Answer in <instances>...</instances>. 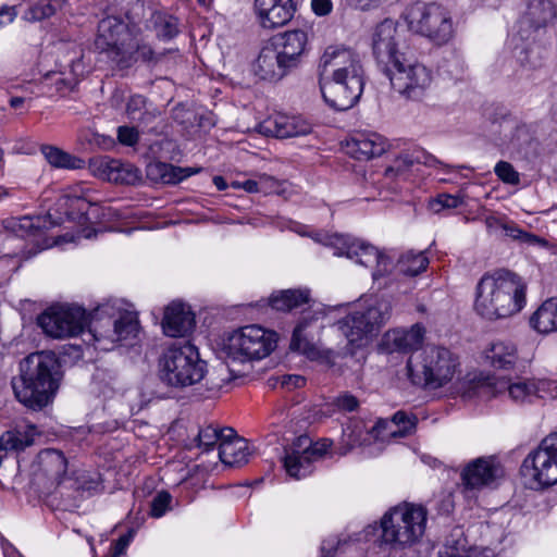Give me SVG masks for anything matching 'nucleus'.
<instances>
[{"label":"nucleus","mask_w":557,"mask_h":557,"mask_svg":"<svg viewBox=\"0 0 557 557\" xmlns=\"http://www.w3.org/2000/svg\"><path fill=\"white\" fill-rule=\"evenodd\" d=\"M278 381L281 386L286 389L302 387L306 383V379L304 376L296 374L282 375Z\"/></svg>","instance_id":"e2e57ef3"},{"label":"nucleus","mask_w":557,"mask_h":557,"mask_svg":"<svg viewBox=\"0 0 557 557\" xmlns=\"http://www.w3.org/2000/svg\"><path fill=\"white\" fill-rule=\"evenodd\" d=\"M138 320L133 311L123 309L117 301L98 306L91 315L87 343L94 342L99 350L109 351L115 344L136 337Z\"/></svg>","instance_id":"39448f33"},{"label":"nucleus","mask_w":557,"mask_h":557,"mask_svg":"<svg viewBox=\"0 0 557 557\" xmlns=\"http://www.w3.org/2000/svg\"><path fill=\"white\" fill-rule=\"evenodd\" d=\"M414 164H423L429 168L440 166L443 172L450 173L458 169H465L466 166H455L443 163L433 154L425 151L423 148L414 147L401 152L393 162V164L386 168L384 175L387 178L404 177L406 178L411 168Z\"/></svg>","instance_id":"6ab92c4d"},{"label":"nucleus","mask_w":557,"mask_h":557,"mask_svg":"<svg viewBox=\"0 0 557 557\" xmlns=\"http://www.w3.org/2000/svg\"><path fill=\"white\" fill-rule=\"evenodd\" d=\"M126 114L133 121L147 123L154 114L146 109V98L140 95L132 96L126 104Z\"/></svg>","instance_id":"8fccbe9b"},{"label":"nucleus","mask_w":557,"mask_h":557,"mask_svg":"<svg viewBox=\"0 0 557 557\" xmlns=\"http://www.w3.org/2000/svg\"><path fill=\"white\" fill-rule=\"evenodd\" d=\"M494 172L505 184L518 185L520 183V174L515 170L512 164L507 161L497 162Z\"/></svg>","instance_id":"603ef678"},{"label":"nucleus","mask_w":557,"mask_h":557,"mask_svg":"<svg viewBox=\"0 0 557 557\" xmlns=\"http://www.w3.org/2000/svg\"><path fill=\"white\" fill-rule=\"evenodd\" d=\"M201 171L196 166H175L173 164L157 162L148 166V174L156 180H160L164 184H178L183 180L195 175Z\"/></svg>","instance_id":"f704fd0d"},{"label":"nucleus","mask_w":557,"mask_h":557,"mask_svg":"<svg viewBox=\"0 0 557 557\" xmlns=\"http://www.w3.org/2000/svg\"><path fill=\"white\" fill-rule=\"evenodd\" d=\"M41 152L47 162L57 169L78 170L85 166V161L54 146H42Z\"/></svg>","instance_id":"79ce46f5"},{"label":"nucleus","mask_w":557,"mask_h":557,"mask_svg":"<svg viewBox=\"0 0 557 557\" xmlns=\"http://www.w3.org/2000/svg\"><path fill=\"white\" fill-rule=\"evenodd\" d=\"M543 381L524 380L516 383L507 381L500 382L504 393L507 392L509 397L516 403H531L534 398L540 397L541 391L544 389Z\"/></svg>","instance_id":"c9c22d12"},{"label":"nucleus","mask_w":557,"mask_h":557,"mask_svg":"<svg viewBox=\"0 0 557 557\" xmlns=\"http://www.w3.org/2000/svg\"><path fill=\"white\" fill-rule=\"evenodd\" d=\"M527 290V282L513 272L486 273L476 284L474 310L490 321L511 318L525 307Z\"/></svg>","instance_id":"7ed1b4c3"},{"label":"nucleus","mask_w":557,"mask_h":557,"mask_svg":"<svg viewBox=\"0 0 557 557\" xmlns=\"http://www.w3.org/2000/svg\"><path fill=\"white\" fill-rule=\"evenodd\" d=\"M250 451L248 443L239 437H228L219 445L220 460L231 467H240L248 462Z\"/></svg>","instance_id":"2f4dec72"},{"label":"nucleus","mask_w":557,"mask_h":557,"mask_svg":"<svg viewBox=\"0 0 557 557\" xmlns=\"http://www.w3.org/2000/svg\"><path fill=\"white\" fill-rule=\"evenodd\" d=\"M64 0H38L32 4L23 14L27 22H40L54 15L63 4Z\"/></svg>","instance_id":"37998d69"},{"label":"nucleus","mask_w":557,"mask_h":557,"mask_svg":"<svg viewBox=\"0 0 557 557\" xmlns=\"http://www.w3.org/2000/svg\"><path fill=\"white\" fill-rule=\"evenodd\" d=\"M319 85L324 101L334 110L345 111L360 99L364 71L358 53L343 46H330L319 63Z\"/></svg>","instance_id":"f257e3e1"},{"label":"nucleus","mask_w":557,"mask_h":557,"mask_svg":"<svg viewBox=\"0 0 557 557\" xmlns=\"http://www.w3.org/2000/svg\"><path fill=\"white\" fill-rule=\"evenodd\" d=\"M159 368L161 381L174 387L197 384L206 374L205 361L189 343L170 347L160 358Z\"/></svg>","instance_id":"1a4fd4ad"},{"label":"nucleus","mask_w":557,"mask_h":557,"mask_svg":"<svg viewBox=\"0 0 557 557\" xmlns=\"http://www.w3.org/2000/svg\"><path fill=\"white\" fill-rule=\"evenodd\" d=\"M152 23L157 34V37L163 40H170L178 34V22L177 18L165 14L154 13L152 15Z\"/></svg>","instance_id":"09e8293b"},{"label":"nucleus","mask_w":557,"mask_h":557,"mask_svg":"<svg viewBox=\"0 0 557 557\" xmlns=\"http://www.w3.org/2000/svg\"><path fill=\"white\" fill-rule=\"evenodd\" d=\"M235 431L232 428L216 429L212 425L199 430L197 436V446L203 450H210L216 443L234 436Z\"/></svg>","instance_id":"a18cd8bd"},{"label":"nucleus","mask_w":557,"mask_h":557,"mask_svg":"<svg viewBox=\"0 0 557 557\" xmlns=\"http://www.w3.org/2000/svg\"><path fill=\"white\" fill-rule=\"evenodd\" d=\"M335 406L339 409V410H343V411H355L358 407H359V401L358 399L351 395V394H348V393H345L343 395H339L336 399H335Z\"/></svg>","instance_id":"052dcab7"},{"label":"nucleus","mask_w":557,"mask_h":557,"mask_svg":"<svg viewBox=\"0 0 557 557\" xmlns=\"http://www.w3.org/2000/svg\"><path fill=\"white\" fill-rule=\"evenodd\" d=\"M440 557H496L495 553L490 548H466L459 544L457 546H445L440 553Z\"/></svg>","instance_id":"3c124183"},{"label":"nucleus","mask_w":557,"mask_h":557,"mask_svg":"<svg viewBox=\"0 0 557 557\" xmlns=\"http://www.w3.org/2000/svg\"><path fill=\"white\" fill-rule=\"evenodd\" d=\"M255 8L264 28H276L288 23L296 11L294 0H255Z\"/></svg>","instance_id":"4be33fe9"},{"label":"nucleus","mask_w":557,"mask_h":557,"mask_svg":"<svg viewBox=\"0 0 557 557\" xmlns=\"http://www.w3.org/2000/svg\"><path fill=\"white\" fill-rule=\"evenodd\" d=\"M60 223H62L61 218L52 220L51 213H48L45 216H22L13 222L12 227L15 232H21V236H40L42 230H48Z\"/></svg>","instance_id":"a19ab883"},{"label":"nucleus","mask_w":557,"mask_h":557,"mask_svg":"<svg viewBox=\"0 0 557 557\" xmlns=\"http://www.w3.org/2000/svg\"><path fill=\"white\" fill-rule=\"evenodd\" d=\"M408 27L433 41L445 45L456 33L450 12L436 3L416 2L404 13Z\"/></svg>","instance_id":"f8f14e48"},{"label":"nucleus","mask_w":557,"mask_h":557,"mask_svg":"<svg viewBox=\"0 0 557 557\" xmlns=\"http://www.w3.org/2000/svg\"><path fill=\"white\" fill-rule=\"evenodd\" d=\"M92 312L87 313L78 306H52L37 319L45 334L53 338L87 336Z\"/></svg>","instance_id":"ddd939ff"},{"label":"nucleus","mask_w":557,"mask_h":557,"mask_svg":"<svg viewBox=\"0 0 557 557\" xmlns=\"http://www.w3.org/2000/svg\"><path fill=\"white\" fill-rule=\"evenodd\" d=\"M74 77H65L62 73H49L41 82L44 88H49V96H64L76 85Z\"/></svg>","instance_id":"49530a36"},{"label":"nucleus","mask_w":557,"mask_h":557,"mask_svg":"<svg viewBox=\"0 0 557 557\" xmlns=\"http://www.w3.org/2000/svg\"><path fill=\"white\" fill-rule=\"evenodd\" d=\"M521 473L535 488L557 484V433L547 435L527 455Z\"/></svg>","instance_id":"4468645a"},{"label":"nucleus","mask_w":557,"mask_h":557,"mask_svg":"<svg viewBox=\"0 0 557 557\" xmlns=\"http://www.w3.org/2000/svg\"><path fill=\"white\" fill-rule=\"evenodd\" d=\"M313 12L320 16L326 15L332 11L331 0H311Z\"/></svg>","instance_id":"69168bd1"},{"label":"nucleus","mask_w":557,"mask_h":557,"mask_svg":"<svg viewBox=\"0 0 557 557\" xmlns=\"http://www.w3.org/2000/svg\"><path fill=\"white\" fill-rule=\"evenodd\" d=\"M389 144L385 137L373 132L356 133L347 141V152L358 160H370L387 151Z\"/></svg>","instance_id":"b1692460"},{"label":"nucleus","mask_w":557,"mask_h":557,"mask_svg":"<svg viewBox=\"0 0 557 557\" xmlns=\"http://www.w3.org/2000/svg\"><path fill=\"white\" fill-rule=\"evenodd\" d=\"M256 76L262 81L277 82L288 72L287 66L281 62V58L271 44L264 46L252 64Z\"/></svg>","instance_id":"bb28decb"},{"label":"nucleus","mask_w":557,"mask_h":557,"mask_svg":"<svg viewBox=\"0 0 557 557\" xmlns=\"http://www.w3.org/2000/svg\"><path fill=\"white\" fill-rule=\"evenodd\" d=\"M261 129L265 135L288 138L309 134L311 126L305 120L297 116L275 114L268 117L261 124Z\"/></svg>","instance_id":"a878e982"},{"label":"nucleus","mask_w":557,"mask_h":557,"mask_svg":"<svg viewBox=\"0 0 557 557\" xmlns=\"http://www.w3.org/2000/svg\"><path fill=\"white\" fill-rule=\"evenodd\" d=\"M234 186L243 188L247 193H259L258 177L256 180H247L242 183H234Z\"/></svg>","instance_id":"774afa93"},{"label":"nucleus","mask_w":557,"mask_h":557,"mask_svg":"<svg viewBox=\"0 0 557 557\" xmlns=\"http://www.w3.org/2000/svg\"><path fill=\"white\" fill-rule=\"evenodd\" d=\"M90 168L95 176L116 184L134 185L141 178L133 164L107 156L92 159Z\"/></svg>","instance_id":"aec40b11"},{"label":"nucleus","mask_w":557,"mask_h":557,"mask_svg":"<svg viewBox=\"0 0 557 557\" xmlns=\"http://www.w3.org/2000/svg\"><path fill=\"white\" fill-rule=\"evenodd\" d=\"M37 434L34 425H20L0 436V450L21 451L33 445Z\"/></svg>","instance_id":"72a5a7b5"},{"label":"nucleus","mask_w":557,"mask_h":557,"mask_svg":"<svg viewBox=\"0 0 557 557\" xmlns=\"http://www.w3.org/2000/svg\"><path fill=\"white\" fill-rule=\"evenodd\" d=\"M327 244L334 247V255L336 256H345L366 268L377 265L379 269L373 273L374 278L377 274L382 275L383 272L387 271L388 258L370 244L339 234L332 235Z\"/></svg>","instance_id":"dca6fc26"},{"label":"nucleus","mask_w":557,"mask_h":557,"mask_svg":"<svg viewBox=\"0 0 557 557\" xmlns=\"http://www.w3.org/2000/svg\"><path fill=\"white\" fill-rule=\"evenodd\" d=\"M504 230L506 231V234L515 239H520L522 242L529 243V244H544L545 240L539 238L536 235L523 232L522 230L516 227V226H504Z\"/></svg>","instance_id":"6e6d98bb"},{"label":"nucleus","mask_w":557,"mask_h":557,"mask_svg":"<svg viewBox=\"0 0 557 557\" xmlns=\"http://www.w3.org/2000/svg\"><path fill=\"white\" fill-rule=\"evenodd\" d=\"M424 329L420 324H414L410 329H395L388 331L384 336V342L393 351L407 352L417 349L422 344Z\"/></svg>","instance_id":"c85d7f7f"},{"label":"nucleus","mask_w":557,"mask_h":557,"mask_svg":"<svg viewBox=\"0 0 557 557\" xmlns=\"http://www.w3.org/2000/svg\"><path fill=\"white\" fill-rule=\"evenodd\" d=\"M332 446L329 438H322L315 443L308 435L296 437L284 447L282 458L286 473L294 479L309 475L313 470V462L322 459Z\"/></svg>","instance_id":"2eb2a0df"},{"label":"nucleus","mask_w":557,"mask_h":557,"mask_svg":"<svg viewBox=\"0 0 557 557\" xmlns=\"http://www.w3.org/2000/svg\"><path fill=\"white\" fill-rule=\"evenodd\" d=\"M92 205L76 188L64 194L58 201V209L64 210L67 220L89 219Z\"/></svg>","instance_id":"4c0bfd02"},{"label":"nucleus","mask_w":557,"mask_h":557,"mask_svg":"<svg viewBox=\"0 0 557 557\" xmlns=\"http://www.w3.org/2000/svg\"><path fill=\"white\" fill-rule=\"evenodd\" d=\"M458 366V357L448 348L428 346L409 357L407 371L413 384L436 389L454 379Z\"/></svg>","instance_id":"0eeeda50"},{"label":"nucleus","mask_w":557,"mask_h":557,"mask_svg":"<svg viewBox=\"0 0 557 557\" xmlns=\"http://www.w3.org/2000/svg\"><path fill=\"white\" fill-rule=\"evenodd\" d=\"M275 333L259 325H246L234 331L224 343V351L228 359L227 367L236 377L244 372L236 371L232 363H244L253 359H262L275 348Z\"/></svg>","instance_id":"6e6552de"},{"label":"nucleus","mask_w":557,"mask_h":557,"mask_svg":"<svg viewBox=\"0 0 557 557\" xmlns=\"http://www.w3.org/2000/svg\"><path fill=\"white\" fill-rule=\"evenodd\" d=\"M530 325L541 334L557 332V296L540 305L530 317Z\"/></svg>","instance_id":"7c9ffc66"},{"label":"nucleus","mask_w":557,"mask_h":557,"mask_svg":"<svg viewBox=\"0 0 557 557\" xmlns=\"http://www.w3.org/2000/svg\"><path fill=\"white\" fill-rule=\"evenodd\" d=\"M95 47L106 52L120 69H129L137 62H158L157 53L139 32L116 16L99 22Z\"/></svg>","instance_id":"20e7f679"},{"label":"nucleus","mask_w":557,"mask_h":557,"mask_svg":"<svg viewBox=\"0 0 557 557\" xmlns=\"http://www.w3.org/2000/svg\"><path fill=\"white\" fill-rule=\"evenodd\" d=\"M417 418L405 411H397L391 421H379L373 430L382 440L387 437H405L413 432Z\"/></svg>","instance_id":"c756f323"},{"label":"nucleus","mask_w":557,"mask_h":557,"mask_svg":"<svg viewBox=\"0 0 557 557\" xmlns=\"http://www.w3.org/2000/svg\"><path fill=\"white\" fill-rule=\"evenodd\" d=\"M404 41L394 20L385 18L379 23L372 33L373 55L381 71L395 62L406 52L403 50Z\"/></svg>","instance_id":"a211bd4d"},{"label":"nucleus","mask_w":557,"mask_h":557,"mask_svg":"<svg viewBox=\"0 0 557 557\" xmlns=\"http://www.w3.org/2000/svg\"><path fill=\"white\" fill-rule=\"evenodd\" d=\"M342 543H345V541L336 536H330L323 540L321 544V557H333Z\"/></svg>","instance_id":"680f3d73"},{"label":"nucleus","mask_w":557,"mask_h":557,"mask_svg":"<svg viewBox=\"0 0 557 557\" xmlns=\"http://www.w3.org/2000/svg\"><path fill=\"white\" fill-rule=\"evenodd\" d=\"M486 359L491 366L500 370L513 369L517 360V347L511 342L497 341L485 350Z\"/></svg>","instance_id":"473e14b6"},{"label":"nucleus","mask_w":557,"mask_h":557,"mask_svg":"<svg viewBox=\"0 0 557 557\" xmlns=\"http://www.w3.org/2000/svg\"><path fill=\"white\" fill-rule=\"evenodd\" d=\"M132 537L133 535L131 532L120 536L112 547V557H119L120 555L124 554L126 547L132 541Z\"/></svg>","instance_id":"0e129e2a"},{"label":"nucleus","mask_w":557,"mask_h":557,"mask_svg":"<svg viewBox=\"0 0 557 557\" xmlns=\"http://www.w3.org/2000/svg\"><path fill=\"white\" fill-rule=\"evenodd\" d=\"M309 299V289H285L273 293L269 298V306L277 311H290L307 304Z\"/></svg>","instance_id":"58836bf2"},{"label":"nucleus","mask_w":557,"mask_h":557,"mask_svg":"<svg viewBox=\"0 0 557 557\" xmlns=\"http://www.w3.org/2000/svg\"><path fill=\"white\" fill-rule=\"evenodd\" d=\"M391 312L389 301L374 299L366 306H357L337 322L336 330L345 336L348 345L360 347L391 318Z\"/></svg>","instance_id":"9b49d317"},{"label":"nucleus","mask_w":557,"mask_h":557,"mask_svg":"<svg viewBox=\"0 0 557 557\" xmlns=\"http://www.w3.org/2000/svg\"><path fill=\"white\" fill-rule=\"evenodd\" d=\"M195 327V315L190 308L182 302L170 304L162 320L163 333L170 337H183Z\"/></svg>","instance_id":"393cba45"},{"label":"nucleus","mask_w":557,"mask_h":557,"mask_svg":"<svg viewBox=\"0 0 557 557\" xmlns=\"http://www.w3.org/2000/svg\"><path fill=\"white\" fill-rule=\"evenodd\" d=\"M67 475V459L61 450L47 448L32 463L33 483L42 491L57 488Z\"/></svg>","instance_id":"f3484780"},{"label":"nucleus","mask_w":557,"mask_h":557,"mask_svg":"<svg viewBox=\"0 0 557 557\" xmlns=\"http://www.w3.org/2000/svg\"><path fill=\"white\" fill-rule=\"evenodd\" d=\"M369 433L366 431L362 422H354L343 430L342 443L345 449L342 454H347L350 449L362 446L367 442Z\"/></svg>","instance_id":"de8ad7c7"},{"label":"nucleus","mask_w":557,"mask_h":557,"mask_svg":"<svg viewBox=\"0 0 557 557\" xmlns=\"http://www.w3.org/2000/svg\"><path fill=\"white\" fill-rule=\"evenodd\" d=\"M257 177H258V184H259V193H263L265 195L278 193L280 183L276 178H274L268 174H260Z\"/></svg>","instance_id":"13d9d810"},{"label":"nucleus","mask_w":557,"mask_h":557,"mask_svg":"<svg viewBox=\"0 0 557 557\" xmlns=\"http://www.w3.org/2000/svg\"><path fill=\"white\" fill-rule=\"evenodd\" d=\"M500 382H504V380L492 377L474 379L469 382L468 387L463 392V397L468 399L479 398L481 400H490L504 393V388L500 387Z\"/></svg>","instance_id":"ea45409f"},{"label":"nucleus","mask_w":557,"mask_h":557,"mask_svg":"<svg viewBox=\"0 0 557 557\" xmlns=\"http://www.w3.org/2000/svg\"><path fill=\"white\" fill-rule=\"evenodd\" d=\"M172 496L166 491H161L152 498L150 515L153 518L162 517L171 508Z\"/></svg>","instance_id":"864d4df0"},{"label":"nucleus","mask_w":557,"mask_h":557,"mask_svg":"<svg viewBox=\"0 0 557 557\" xmlns=\"http://www.w3.org/2000/svg\"><path fill=\"white\" fill-rule=\"evenodd\" d=\"M428 510L413 503H400L381 518V544L392 549H405L419 543L426 529Z\"/></svg>","instance_id":"423d86ee"},{"label":"nucleus","mask_w":557,"mask_h":557,"mask_svg":"<svg viewBox=\"0 0 557 557\" xmlns=\"http://www.w3.org/2000/svg\"><path fill=\"white\" fill-rule=\"evenodd\" d=\"M462 198L457 195L441 194L430 203L431 209L434 212H438L442 209H455L462 205Z\"/></svg>","instance_id":"5fc2aeb1"},{"label":"nucleus","mask_w":557,"mask_h":557,"mask_svg":"<svg viewBox=\"0 0 557 557\" xmlns=\"http://www.w3.org/2000/svg\"><path fill=\"white\" fill-rule=\"evenodd\" d=\"M117 139L126 146H134L139 139V133L135 127L120 126L117 128Z\"/></svg>","instance_id":"4d7b16f0"},{"label":"nucleus","mask_w":557,"mask_h":557,"mask_svg":"<svg viewBox=\"0 0 557 557\" xmlns=\"http://www.w3.org/2000/svg\"><path fill=\"white\" fill-rule=\"evenodd\" d=\"M317 321L315 315L302 317L293 332L290 349L309 357L314 356L317 349L313 343L314 334L308 329Z\"/></svg>","instance_id":"e433bc0d"},{"label":"nucleus","mask_w":557,"mask_h":557,"mask_svg":"<svg viewBox=\"0 0 557 557\" xmlns=\"http://www.w3.org/2000/svg\"><path fill=\"white\" fill-rule=\"evenodd\" d=\"M557 18V8L553 0H532L520 18L522 26L537 30L553 24Z\"/></svg>","instance_id":"cd10ccee"},{"label":"nucleus","mask_w":557,"mask_h":557,"mask_svg":"<svg viewBox=\"0 0 557 557\" xmlns=\"http://www.w3.org/2000/svg\"><path fill=\"white\" fill-rule=\"evenodd\" d=\"M519 61L521 63V66L525 70H534L540 65L531 61V52L529 50H522L520 52Z\"/></svg>","instance_id":"338daca9"},{"label":"nucleus","mask_w":557,"mask_h":557,"mask_svg":"<svg viewBox=\"0 0 557 557\" xmlns=\"http://www.w3.org/2000/svg\"><path fill=\"white\" fill-rule=\"evenodd\" d=\"M429 264V259L423 251H407L400 256L397 269L405 275L416 276L423 272Z\"/></svg>","instance_id":"c03bdc74"},{"label":"nucleus","mask_w":557,"mask_h":557,"mask_svg":"<svg viewBox=\"0 0 557 557\" xmlns=\"http://www.w3.org/2000/svg\"><path fill=\"white\" fill-rule=\"evenodd\" d=\"M62 379L60 363L51 352H35L20 363V375L12 380L15 398L26 408L39 411L50 405Z\"/></svg>","instance_id":"f03ea898"},{"label":"nucleus","mask_w":557,"mask_h":557,"mask_svg":"<svg viewBox=\"0 0 557 557\" xmlns=\"http://www.w3.org/2000/svg\"><path fill=\"white\" fill-rule=\"evenodd\" d=\"M530 140V135L524 126L516 127L511 138L510 148L520 151L525 143Z\"/></svg>","instance_id":"bf43d9fd"},{"label":"nucleus","mask_w":557,"mask_h":557,"mask_svg":"<svg viewBox=\"0 0 557 557\" xmlns=\"http://www.w3.org/2000/svg\"><path fill=\"white\" fill-rule=\"evenodd\" d=\"M502 474V468L493 458L481 457L470 462L461 476L466 488L478 490L492 485Z\"/></svg>","instance_id":"5701e85b"},{"label":"nucleus","mask_w":557,"mask_h":557,"mask_svg":"<svg viewBox=\"0 0 557 557\" xmlns=\"http://www.w3.org/2000/svg\"><path fill=\"white\" fill-rule=\"evenodd\" d=\"M308 42L307 33L295 29L278 34L271 40V46L289 71L298 67Z\"/></svg>","instance_id":"412c9836"},{"label":"nucleus","mask_w":557,"mask_h":557,"mask_svg":"<svg viewBox=\"0 0 557 557\" xmlns=\"http://www.w3.org/2000/svg\"><path fill=\"white\" fill-rule=\"evenodd\" d=\"M395 92L407 100L421 101L429 94L433 71L407 53L382 71Z\"/></svg>","instance_id":"9d476101"}]
</instances>
